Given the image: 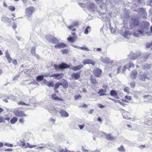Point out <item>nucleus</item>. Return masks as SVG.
Instances as JSON below:
<instances>
[{"label":"nucleus","mask_w":152,"mask_h":152,"mask_svg":"<svg viewBox=\"0 0 152 152\" xmlns=\"http://www.w3.org/2000/svg\"><path fill=\"white\" fill-rule=\"evenodd\" d=\"M36 48L35 47H33L31 50V52L32 54L35 56L37 59H39V56L36 54L35 53Z\"/></svg>","instance_id":"nucleus-24"},{"label":"nucleus","mask_w":152,"mask_h":152,"mask_svg":"<svg viewBox=\"0 0 152 152\" xmlns=\"http://www.w3.org/2000/svg\"><path fill=\"white\" fill-rule=\"evenodd\" d=\"M54 46L55 48L56 49L66 47V44L63 42H61L57 43Z\"/></svg>","instance_id":"nucleus-20"},{"label":"nucleus","mask_w":152,"mask_h":152,"mask_svg":"<svg viewBox=\"0 0 152 152\" xmlns=\"http://www.w3.org/2000/svg\"><path fill=\"white\" fill-rule=\"evenodd\" d=\"M12 63L15 65H17V62L16 60H13L12 61Z\"/></svg>","instance_id":"nucleus-63"},{"label":"nucleus","mask_w":152,"mask_h":152,"mask_svg":"<svg viewBox=\"0 0 152 152\" xmlns=\"http://www.w3.org/2000/svg\"><path fill=\"white\" fill-rule=\"evenodd\" d=\"M125 60H121L117 62L116 64L117 66H118L117 70V73L118 74L120 72L121 69L122 65L125 63Z\"/></svg>","instance_id":"nucleus-8"},{"label":"nucleus","mask_w":152,"mask_h":152,"mask_svg":"<svg viewBox=\"0 0 152 152\" xmlns=\"http://www.w3.org/2000/svg\"><path fill=\"white\" fill-rule=\"evenodd\" d=\"M26 144L27 145V146L26 147H25V148H26L28 147L31 148H33L35 147L36 146V145H31L28 143H27Z\"/></svg>","instance_id":"nucleus-40"},{"label":"nucleus","mask_w":152,"mask_h":152,"mask_svg":"<svg viewBox=\"0 0 152 152\" xmlns=\"http://www.w3.org/2000/svg\"><path fill=\"white\" fill-rule=\"evenodd\" d=\"M81 72H78L76 73H73L71 75V77L73 80H77L80 77Z\"/></svg>","instance_id":"nucleus-14"},{"label":"nucleus","mask_w":152,"mask_h":152,"mask_svg":"<svg viewBox=\"0 0 152 152\" xmlns=\"http://www.w3.org/2000/svg\"><path fill=\"white\" fill-rule=\"evenodd\" d=\"M139 20L138 19L132 18L130 20V27L131 28H133L134 27H137V29H135L134 31V35L136 37H140L144 36L146 34L149 35L148 33H146L147 27H144V28L140 27L139 25Z\"/></svg>","instance_id":"nucleus-1"},{"label":"nucleus","mask_w":152,"mask_h":152,"mask_svg":"<svg viewBox=\"0 0 152 152\" xmlns=\"http://www.w3.org/2000/svg\"><path fill=\"white\" fill-rule=\"evenodd\" d=\"M23 71V72H24V73H26V74H29V75H30L29 74V72H30V70H29V69H24Z\"/></svg>","instance_id":"nucleus-44"},{"label":"nucleus","mask_w":152,"mask_h":152,"mask_svg":"<svg viewBox=\"0 0 152 152\" xmlns=\"http://www.w3.org/2000/svg\"><path fill=\"white\" fill-rule=\"evenodd\" d=\"M93 72L95 76L98 77L101 75L102 71L101 69L96 68L94 70Z\"/></svg>","instance_id":"nucleus-10"},{"label":"nucleus","mask_w":152,"mask_h":152,"mask_svg":"<svg viewBox=\"0 0 152 152\" xmlns=\"http://www.w3.org/2000/svg\"><path fill=\"white\" fill-rule=\"evenodd\" d=\"M117 150L121 152H124L125 151V149L123 145H121L120 147L118 148Z\"/></svg>","instance_id":"nucleus-34"},{"label":"nucleus","mask_w":152,"mask_h":152,"mask_svg":"<svg viewBox=\"0 0 152 152\" xmlns=\"http://www.w3.org/2000/svg\"><path fill=\"white\" fill-rule=\"evenodd\" d=\"M124 91L126 92H128L129 91L128 88L127 87H125L124 89Z\"/></svg>","instance_id":"nucleus-61"},{"label":"nucleus","mask_w":152,"mask_h":152,"mask_svg":"<svg viewBox=\"0 0 152 152\" xmlns=\"http://www.w3.org/2000/svg\"><path fill=\"white\" fill-rule=\"evenodd\" d=\"M13 113L15 115L18 117H24L27 116V115L23 111L19 110H15Z\"/></svg>","instance_id":"nucleus-6"},{"label":"nucleus","mask_w":152,"mask_h":152,"mask_svg":"<svg viewBox=\"0 0 152 152\" xmlns=\"http://www.w3.org/2000/svg\"><path fill=\"white\" fill-rule=\"evenodd\" d=\"M19 121L20 123L23 124L24 123V120L23 118H21L19 119Z\"/></svg>","instance_id":"nucleus-50"},{"label":"nucleus","mask_w":152,"mask_h":152,"mask_svg":"<svg viewBox=\"0 0 152 152\" xmlns=\"http://www.w3.org/2000/svg\"><path fill=\"white\" fill-rule=\"evenodd\" d=\"M80 49L84 50L86 51L90 50L86 47V45H83L82 47H80Z\"/></svg>","instance_id":"nucleus-33"},{"label":"nucleus","mask_w":152,"mask_h":152,"mask_svg":"<svg viewBox=\"0 0 152 152\" xmlns=\"http://www.w3.org/2000/svg\"><path fill=\"white\" fill-rule=\"evenodd\" d=\"M47 85L49 87H53L54 86L53 82V81L49 82Z\"/></svg>","instance_id":"nucleus-41"},{"label":"nucleus","mask_w":152,"mask_h":152,"mask_svg":"<svg viewBox=\"0 0 152 152\" xmlns=\"http://www.w3.org/2000/svg\"><path fill=\"white\" fill-rule=\"evenodd\" d=\"M4 145L5 146H7L8 147H13V145L12 144H10L9 143H5L4 144Z\"/></svg>","instance_id":"nucleus-52"},{"label":"nucleus","mask_w":152,"mask_h":152,"mask_svg":"<svg viewBox=\"0 0 152 152\" xmlns=\"http://www.w3.org/2000/svg\"><path fill=\"white\" fill-rule=\"evenodd\" d=\"M19 76L20 75H15L13 77V80H17L18 78L19 77Z\"/></svg>","instance_id":"nucleus-59"},{"label":"nucleus","mask_w":152,"mask_h":152,"mask_svg":"<svg viewBox=\"0 0 152 152\" xmlns=\"http://www.w3.org/2000/svg\"><path fill=\"white\" fill-rule=\"evenodd\" d=\"M1 20L2 21L6 23L9 22L10 19L5 17L4 16H3L1 18Z\"/></svg>","instance_id":"nucleus-26"},{"label":"nucleus","mask_w":152,"mask_h":152,"mask_svg":"<svg viewBox=\"0 0 152 152\" xmlns=\"http://www.w3.org/2000/svg\"><path fill=\"white\" fill-rule=\"evenodd\" d=\"M152 66V65L148 64H147L143 66V68L145 70H147L151 68Z\"/></svg>","instance_id":"nucleus-32"},{"label":"nucleus","mask_w":152,"mask_h":152,"mask_svg":"<svg viewBox=\"0 0 152 152\" xmlns=\"http://www.w3.org/2000/svg\"><path fill=\"white\" fill-rule=\"evenodd\" d=\"M74 97L75 99L78 100L81 99L82 98V96L80 95H78L75 96Z\"/></svg>","instance_id":"nucleus-43"},{"label":"nucleus","mask_w":152,"mask_h":152,"mask_svg":"<svg viewBox=\"0 0 152 152\" xmlns=\"http://www.w3.org/2000/svg\"><path fill=\"white\" fill-rule=\"evenodd\" d=\"M131 74V77L133 79H135L137 75V72L136 71L134 70L132 72Z\"/></svg>","instance_id":"nucleus-25"},{"label":"nucleus","mask_w":152,"mask_h":152,"mask_svg":"<svg viewBox=\"0 0 152 152\" xmlns=\"http://www.w3.org/2000/svg\"><path fill=\"white\" fill-rule=\"evenodd\" d=\"M25 83H28V84H38V83L35 81H32L31 82H30L29 80H26L25 81Z\"/></svg>","instance_id":"nucleus-31"},{"label":"nucleus","mask_w":152,"mask_h":152,"mask_svg":"<svg viewBox=\"0 0 152 152\" xmlns=\"http://www.w3.org/2000/svg\"><path fill=\"white\" fill-rule=\"evenodd\" d=\"M68 40L69 42H73V38L72 37H69L67 39Z\"/></svg>","instance_id":"nucleus-53"},{"label":"nucleus","mask_w":152,"mask_h":152,"mask_svg":"<svg viewBox=\"0 0 152 152\" xmlns=\"http://www.w3.org/2000/svg\"><path fill=\"white\" fill-rule=\"evenodd\" d=\"M139 55L137 53H130L129 55V58L131 60H135L138 58L139 57Z\"/></svg>","instance_id":"nucleus-18"},{"label":"nucleus","mask_w":152,"mask_h":152,"mask_svg":"<svg viewBox=\"0 0 152 152\" xmlns=\"http://www.w3.org/2000/svg\"><path fill=\"white\" fill-rule=\"evenodd\" d=\"M53 66L55 69L57 70L60 69L63 70L64 69L69 68L70 69L73 70L74 71H76L79 70L82 68L83 67V65L81 64L75 66L68 65L64 63H62L58 66L56 64H54Z\"/></svg>","instance_id":"nucleus-2"},{"label":"nucleus","mask_w":152,"mask_h":152,"mask_svg":"<svg viewBox=\"0 0 152 152\" xmlns=\"http://www.w3.org/2000/svg\"><path fill=\"white\" fill-rule=\"evenodd\" d=\"M61 51L63 54H67L68 52V50L66 49L62 50H61Z\"/></svg>","instance_id":"nucleus-45"},{"label":"nucleus","mask_w":152,"mask_h":152,"mask_svg":"<svg viewBox=\"0 0 152 152\" xmlns=\"http://www.w3.org/2000/svg\"><path fill=\"white\" fill-rule=\"evenodd\" d=\"M125 97L126 99H127L129 100V101L131 100L132 99V98L130 96H128L127 95L126 96H125Z\"/></svg>","instance_id":"nucleus-58"},{"label":"nucleus","mask_w":152,"mask_h":152,"mask_svg":"<svg viewBox=\"0 0 152 152\" xmlns=\"http://www.w3.org/2000/svg\"><path fill=\"white\" fill-rule=\"evenodd\" d=\"M99 136H98L99 137H101L102 136H103L104 134H105V133L102 132H99Z\"/></svg>","instance_id":"nucleus-48"},{"label":"nucleus","mask_w":152,"mask_h":152,"mask_svg":"<svg viewBox=\"0 0 152 152\" xmlns=\"http://www.w3.org/2000/svg\"><path fill=\"white\" fill-rule=\"evenodd\" d=\"M121 34L124 38L127 39H129V37L131 35L129 31H124L123 30H122Z\"/></svg>","instance_id":"nucleus-15"},{"label":"nucleus","mask_w":152,"mask_h":152,"mask_svg":"<svg viewBox=\"0 0 152 152\" xmlns=\"http://www.w3.org/2000/svg\"><path fill=\"white\" fill-rule=\"evenodd\" d=\"M142 95V93L138 91H136L135 94H134V96L137 98L138 96H140Z\"/></svg>","instance_id":"nucleus-37"},{"label":"nucleus","mask_w":152,"mask_h":152,"mask_svg":"<svg viewBox=\"0 0 152 152\" xmlns=\"http://www.w3.org/2000/svg\"><path fill=\"white\" fill-rule=\"evenodd\" d=\"M45 38L48 42L53 44H56L58 42V40L51 35H46L45 36Z\"/></svg>","instance_id":"nucleus-5"},{"label":"nucleus","mask_w":152,"mask_h":152,"mask_svg":"<svg viewBox=\"0 0 152 152\" xmlns=\"http://www.w3.org/2000/svg\"><path fill=\"white\" fill-rule=\"evenodd\" d=\"M5 57L7 58L9 63H10L12 61V58L10 57L9 53L7 51H6L5 53Z\"/></svg>","instance_id":"nucleus-23"},{"label":"nucleus","mask_w":152,"mask_h":152,"mask_svg":"<svg viewBox=\"0 0 152 152\" xmlns=\"http://www.w3.org/2000/svg\"><path fill=\"white\" fill-rule=\"evenodd\" d=\"M35 10L33 7L30 6L27 7L25 10V13L27 18L28 20H30L31 15L32 14Z\"/></svg>","instance_id":"nucleus-4"},{"label":"nucleus","mask_w":152,"mask_h":152,"mask_svg":"<svg viewBox=\"0 0 152 152\" xmlns=\"http://www.w3.org/2000/svg\"><path fill=\"white\" fill-rule=\"evenodd\" d=\"M82 63L85 65L86 64H91L93 66H94L96 64L94 61L90 59H86L83 60Z\"/></svg>","instance_id":"nucleus-13"},{"label":"nucleus","mask_w":152,"mask_h":152,"mask_svg":"<svg viewBox=\"0 0 152 152\" xmlns=\"http://www.w3.org/2000/svg\"><path fill=\"white\" fill-rule=\"evenodd\" d=\"M98 106L100 108H102L104 107V106L102 105L101 104H97Z\"/></svg>","instance_id":"nucleus-64"},{"label":"nucleus","mask_w":152,"mask_h":152,"mask_svg":"<svg viewBox=\"0 0 152 152\" xmlns=\"http://www.w3.org/2000/svg\"><path fill=\"white\" fill-rule=\"evenodd\" d=\"M143 99L144 100H151L152 99V96L151 95H147L143 96Z\"/></svg>","instance_id":"nucleus-35"},{"label":"nucleus","mask_w":152,"mask_h":152,"mask_svg":"<svg viewBox=\"0 0 152 152\" xmlns=\"http://www.w3.org/2000/svg\"><path fill=\"white\" fill-rule=\"evenodd\" d=\"M18 118L16 117H13L10 121V123L12 124L15 123L18 121Z\"/></svg>","instance_id":"nucleus-28"},{"label":"nucleus","mask_w":152,"mask_h":152,"mask_svg":"<svg viewBox=\"0 0 152 152\" xmlns=\"http://www.w3.org/2000/svg\"><path fill=\"white\" fill-rule=\"evenodd\" d=\"M101 16H102V19L104 21H108L109 18L110 17L111 14L110 13L106 14L105 13H102Z\"/></svg>","instance_id":"nucleus-12"},{"label":"nucleus","mask_w":152,"mask_h":152,"mask_svg":"<svg viewBox=\"0 0 152 152\" xmlns=\"http://www.w3.org/2000/svg\"><path fill=\"white\" fill-rule=\"evenodd\" d=\"M63 76L64 74H55L50 75V77H54L55 79H60Z\"/></svg>","instance_id":"nucleus-21"},{"label":"nucleus","mask_w":152,"mask_h":152,"mask_svg":"<svg viewBox=\"0 0 152 152\" xmlns=\"http://www.w3.org/2000/svg\"><path fill=\"white\" fill-rule=\"evenodd\" d=\"M78 26V23L77 22H73L70 26H66L67 28L71 30L72 31H75V28L74 27L77 26Z\"/></svg>","instance_id":"nucleus-9"},{"label":"nucleus","mask_w":152,"mask_h":152,"mask_svg":"<svg viewBox=\"0 0 152 152\" xmlns=\"http://www.w3.org/2000/svg\"><path fill=\"white\" fill-rule=\"evenodd\" d=\"M8 99H12V100H15V97L11 95V96H9Z\"/></svg>","instance_id":"nucleus-49"},{"label":"nucleus","mask_w":152,"mask_h":152,"mask_svg":"<svg viewBox=\"0 0 152 152\" xmlns=\"http://www.w3.org/2000/svg\"><path fill=\"white\" fill-rule=\"evenodd\" d=\"M106 92V90H104L103 89H101L99 90V91L97 92V94H100V93H101L102 92Z\"/></svg>","instance_id":"nucleus-55"},{"label":"nucleus","mask_w":152,"mask_h":152,"mask_svg":"<svg viewBox=\"0 0 152 152\" xmlns=\"http://www.w3.org/2000/svg\"><path fill=\"white\" fill-rule=\"evenodd\" d=\"M8 9L12 11H14L15 10V7L12 6H10L8 7Z\"/></svg>","instance_id":"nucleus-39"},{"label":"nucleus","mask_w":152,"mask_h":152,"mask_svg":"<svg viewBox=\"0 0 152 152\" xmlns=\"http://www.w3.org/2000/svg\"><path fill=\"white\" fill-rule=\"evenodd\" d=\"M5 119L2 116H0V123H2L5 121Z\"/></svg>","instance_id":"nucleus-51"},{"label":"nucleus","mask_w":152,"mask_h":152,"mask_svg":"<svg viewBox=\"0 0 152 152\" xmlns=\"http://www.w3.org/2000/svg\"><path fill=\"white\" fill-rule=\"evenodd\" d=\"M78 4L79 6L82 7H85L86 6L85 4L82 3H79Z\"/></svg>","instance_id":"nucleus-60"},{"label":"nucleus","mask_w":152,"mask_h":152,"mask_svg":"<svg viewBox=\"0 0 152 152\" xmlns=\"http://www.w3.org/2000/svg\"><path fill=\"white\" fill-rule=\"evenodd\" d=\"M147 4L148 5H149L152 7V0H149L147 2Z\"/></svg>","instance_id":"nucleus-46"},{"label":"nucleus","mask_w":152,"mask_h":152,"mask_svg":"<svg viewBox=\"0 0 152 152\" xmlns=\"http://www.w3.org/2000/svg\"><path fill=\"white\" fill-rule=\"evenodd\" d=\"M55 100L59 101H63V99L57 96L56 98H55Z\"/></svg>","instance_id":"nucleus-57"},{"label":"nucleus","mask_w":152,"mask_h":152,"mask_svg":"<svg viewBox=\"0 0 152 152\" xmlns=\"http://www.w3.org/2000/svg\"><path fill=\"white\" fill-rule=\"evenodd\" d=\"M84 126H85V125L84 124H82V125H78V127L80 129H83L84 128Z\"/></svg>","instance_id":"nucleus-54"},{"label":"nucleus","mask_w":152,"mask_h":152,"mask_svg":"<svg viewBox=\"0 0 152 152\" xmlns=\"http://www.w3.org/2000/svg\"><path fill=\"white\" fill-rule=\"evenodd\" d=\"M111 100H112L115 103H119L120 104H121V102H120V101L119 100H115L114 99H110Z\"/></svg>","instance_id":"nucleus-47"},{"label":"nucleus","mask_w":152,"mask_h":152,"mask_svg":"<svg viewBox=\"0 0 152 152\" xmlns=\"http://www.w3.org/2000/svg\"><path fill=\"white\" fill-rule=\"evenodd\" d=\"M110 95L112 96L115 97H117L118 96V94L115 90H113L111 91L110 93Z\"/></svg>","instance_id":"nucleus-27"},{"label":"nucleus","mask_w":152,"mask_h":152,"mask_svg":"<svg viewBox=\"0 0 152 152\" xmlns=\"http://www.w3.org/2000/svg\"><path fill=\"white\" fill-rule=\"evenodd\" d=\"M101 60L102 62L105 64H112L113 62V60H111L108 57H101Z\"/></svg>","instance_id":"nucleus-11"},{"label":"nucleus","mask_w":152,"mask_h":152,"mask_svg":"<svg viewBox=\"0 0 152 152\" xmlns=\"http://www.w3.org/2000/svg\"><path fill=\"white\" fill-rule=\"evenodd\" d=\"M106 138L109 140H111L114 139V137L112 136H111L110 134L106 135Z\"/></svg>","instance_id":"nucleus-38"},{"label":"nucleus","mask_w":152,"mask_h":152,"mask_svg":"<svg viewBox=\"0 0 152 152\" xmlns=\"http://www.w3.org/2000/svg\"><path fill=\"white\" fill-rule=\"evenodd\" d=\"M60 85H61V84L58 83L55 84L54 86V90L55 91L56 89L58 88Z\"/></svg>","instance_id":"nucleus-42"},{"label":"nucleus","mask_w":152,"mask_h":152,"mask_svg":"<svg viewBox=\"0 0 152 152\" xmlns=\"http://www.w3.org/2000/svg\"><path fill=\"white\" fill-rule=\"evenodd\" d=\"M91 27L89 26H88L85 29V30L84 31V34H88L89 32H90L91 31Z\"/></svg>","instance_id":"nucleus-29"},{"label":"nucleus","mask_w":152,"mask_h":152,"mask_svg":"<svg viewBox=\"0 0 152 152\" xmlns=\"http://www.w3.org/2000/svg\"><path fill=\"white\" fill-rule=\"evenodd\" d=\"M87 7L90 11H94L97 10V7L95 5L91 2L88 3Z\"/></svg>","instance_id":"nucleus-7"},{"label":"nucleus","mask_w":152,"mask_h":152,"mask_svg":"<svg viewBox=\"0 0 152 152\" xmlns=\"http://www.w3.org/2000/svg\"><path fill=\"white\" fill-rule=\"evenodd\" d=\"M45 108L48 109L49 110H52L54 114L56 115H58V109L59 108L57 107L56 105H55L54 106L53 104L48 103L46 104L45 106Z\"/></svg>","instance_id":"nucleus-3"},{"label":"nucleus","mask_w":152,"mask_h":152,"mask_svg":"<svg viewBox=\"0 0 152 152\" xmlns=\"http://www.w3.org/2000/svg\"><path fill=\"white\" fill-rule=\"evenodd\" d=\"M52 98L54 100H55V98H56L57 96H56V95L55 94H53L51 96Z\"/></svg>","instance_id":"nucleus-62"},{"label":"nucleus","mask_w":152,"mask_h":152,"mask_svg":"<svg viewBox=\"0 0 152 152\" xmlns=\"http://www.w3.org/2000/svg\"><path fill=\"white\" fill-rule=\"evenodd\" d=\"M58 112L62 117H67L69 116L68 113L63 110L61 109Z\"/></svg>","instance_id":"nucleus-19"},{"label":"nucleus","mask_w":152,"mask_h":152,"mask_svg":"<svg viewBox=\"0 0 152 152\" xmlns=\"http://www.w3.org/2000/svg\"><path fill=\"white\" fill-rule=\"evenodd\" d=\"M134 64L131 62H130L129 64L125 65L122 68V71L124 72L126 71L128 68H134Z\"/></svg>","instance_id":"nucleus-16"},{"label":"nucleus","mask_w":152,"mask_h":152,"mask_svg":"<svg viewBox=\"0 0 152 152\" xmlns=\"http://www.w3.org/2000/svg\"><path fill=\"white\" fill-rule=\"evenodd\" d=\"M139 78L140 80L142 81L145 80V79H149L146 74L141 72H140L139 74Z\"/></svg>","instance_id":"nucleus-17"},{"label":"nucleus","mask_w":152,"mask_h":152,"mask_svg":"<svg viewBox=\"0 0 152 152\" xmlns=\"http://www.w3.org/2000/svg\"><path fill=\"white\" fill-rule=\"evenodd\" d=\"M109 25L110 26V30L111 31V32L112 33H114L115 32V30H114L113 28L111 27L110 25V24H109Z\"/></svg>","instance_id":"nucleus-56"},{"label":"nucleus","mask_w":152,"mask_h":152,"mask_svg":"<svg viewBox=\"0 0 152 152\" xmlns=\"http://www.w3.org/2000/svg\"><path fill=\"white\" fill-rule=\"evenodd\" d=\"M17 104L18 105H26L27 106H28L30 105L29 103H26L25 102H22V101H20L18 102H17Z\"/></svg>","instance_id":"nucleus-30"},{"label":"nucleus","mask_w":152,"mask_h":152,"mask_svg":"<svg viewBox=\"0 0 152 152\" xmlns=\"http://www.w3.org/2000/svg\"><path fill=\"white\" fill-rule=\"evenodd\" d=\"M44 78V76L43 75H39L37 77L36 80L37 81H42L43 80Z\"/></svg>","instance_id":"nucleus-36"},{"label":"nucleus","mask_w":152,"mask_h":152,"mask_svg":"<svg viewBox=\"0 0 152 152\" xmlns=\"http://www.w3.org/2000/svg\"><path fill=\"white\" fill-rule=\"evenodd\" d=\"M139 13L142 15H143V18H147V13L145 10L143 8H141L139 9Z\"/></svg>","instance_id":"nucleus-22"}]
</instances>
